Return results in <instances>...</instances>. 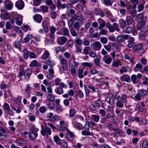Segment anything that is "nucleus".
Returning a JSON list of instances; mask_svg holds the SVG:
<instances>
[{"instance_id":"obj_47","label":"nucleus","mask_w":148,"mask_h":148,"mask_svg":"<svg viewBox=\"0 0 148 148\" xmlns=\"http://www.w3.org/2000/svg\"><path fill=\"white\" fill-rule=\"evenodd\" d=\"M91 116L92 119L93 120L95 121L96 122H98L99 121L100 118L99 116L92 114Z\"/></svg>"},{"instance_id":"obj_10","label":"nucleus","mask_w":148,"mask_h":148,"mask_svg":"<svg viewBox=\"0 0 148 148\" xmlns=\"http://www.w3.org/2000/svg\"><path fill=\"white\" fill-rule=\"evenodd\" d=\"M146 21H138L136 25V27L138 30H140L141 29L143 30V28H144L145 26Z\"/></svg>"},{"instance_id":"obj_21","label":"nucleus","mask_w":148,"mask_h":148,"mask_svg":"<svg viewBox=\"0 0 148 148\" xmlns=\"http://www.w3.org/2000/svg\"><path fill=\"white\" fill-rule=\"evenodd\" d=\"M131 79L133 84H136L140 82V81L137 78L136 75L134 74L131 76Z\"/></svg>"},{"instance_id":"obj_35","label":"nucleus","mask_w":148,"mask_h":148,"mask_svg":"<svg viewBox=\"0 0 148 148\" xmlns=\"http://www.w3.org/2000/svg\"><path fill=\"white\" fill-rule=\"evenodd\" d=\"M75 44L78 46H80L82 45L83 43L82 40L78 37H77L75 38Z\"/></svg>"},{"instance_id":"obj_59","label":"nucleus","mask_w":148,"mask_h":148,"mask_svg":"<svg viewBox=\"0 0 148 148\" xmlns=\"http://www.w3.org/2000/svg\"><path fill=\"white\" fill-rule=\"evenodd\" d=\"M83 66L85 67H92V63L85 62L83 63Z\"/></svg>"},{"instance_id":"obj_11","label":"nucleus","mask_w":148,"mask_h":148,"mask_svg":"<svg viewBox=\"0 0 148 148\" xmlns=\"http://www.w3.org/2000/svg\"><path fill=\"white\" fill-rule=\"evenodd\" d=\"M15 6L19 10H21L24 6V3L22 0H19L16 1L15 3Z\"/></svg>"},{"instance_id":"obj_43","label":"nucleus","mask_w":148,"mask_h":148,"mask_svg":"<svg viewBox=\"0 0 148 148\" xmlns=\"http://www.w3.org/2000/svg\"><path fill=\"white\" fill-rule=\"evenodd\" d=\"M77 95L80 98H83L84 97V94L82 91L79 90L75 92Z\"/></svg>"},{"instance_id":"obj_36","label":"nucleus","mask_w":148,"mask_h":148,"mask_svg":"<svg viewBox=\"0 0 148 148\" xmlns=\"http://www.w3.org/2000/svg\"><path fill=\"white\" fill-rule=\"evenodd\" d=\"M55 92L58 95H61L63 93V90L61 87H59L55 90Z\"/></svg>"},{"instance_id":"obj_25","label":"nucleus","mask_w":148,"mask_h":148,"mask_svg":"<svg viewBox=\"0 0 148 148\" xmlns=\"http://www.w3.org/2000/svg\"><path fill=\"white\" fill-rule=\"evenodd\" d=\"M143 47V44L140 43L134 46L133 47V50L135 51L140 50Z\"/></svg>"},{"instance_id":"obj_56","label":"nucleus","mask_w":148,"mask_h":148,"mask_svg":"<svg viewBox=\"0 0 148 148\" xmlns=\"http://www.w3.org/2000/svg\"><path fill=\"white\" fill-rule=\"evenodd\" d=\"M3 108L4 110L6 111V112L10 109L9 105L7 103H5V104L3 105Z\"/></svg>"},{"instance_id":"obj_54","label":"nucleus","mask_w":148,"mask_h":148,"mask_svg":"<svg viewBox=\"0 0 148 148\" xmlns=\"http://www.w3.org/2000/svg\"><path fill=\"white\" fill-rule=\"evenodd\" d=\"M1 16H3V18L4 19H9L10 18V15L6 12H5L4 14H2L1 15Z\"/></svg>"},{"instance_id":"obj_22","label":"nucleus","mask_w":148,"mask_h":148,"mask_svg":"<svg viewBox=\"0 0 148 148\" xmlns=\"http://www.w3.org/2000/svg\"><path fill=\"white\" fill-rule=\"evenodd\" d=\"M34 20L37 22L40 23L42 20V16L39 14H36L34 16Z\"/></svg>"},{"instance_id":"obj_41","label":"nucleus","mask_w":148,"mask_h":148,"mask_svg":"<svg viewBox=\"0 0 148 148\" xmlns=\"http://www.w3.org/2000/svg\"><path fill=\"white\" fill-rule=\"evenodd\" d=\"M116 95H115L114 97L113 96L109 98L108 101V103L109 104L111 105H113L114 104V102L116 99Z\"/></svg>"},{"instance_id":"obj_34","label":"nucleus","mask_w":148,"mask_h":148,"mask_svg":"<svg viewBox=\"0 0 148 148\" xmlns=\"http://www.w3.org/2000/svg\"><path fill=\"white\" fill-rule=\"evenodd\" d=\"M128 120L129 122L136 121L137 122H139L140 121L139 119L138 116L134 118L132 116H130Z\"/></svg>"},{"instance_id":"obj_29","label":"nucleus","mask_w":148,"mask_h":148,"mask_svg":"<svg viewBox=\"0 0 148 148\" xmlns=\"http://www.w3.org/2000/svg\"><path fill=\"white\" fill-rule=\"evenodd\" d=\"M32 38V35L31 34L27 35L24 38V42H23V43H27Z\"/></svg>"},{"instance_id":"obj_5","label":"nucleus","mask_w":148,"mask_h":148,"mask_svg":"<svg viewBox=\"0 0 148 148\" xmlns=\"http://www.w3.org/2000/svg\"><path fill=\"white\" fill-rule=\"evenodd\" d=\"M108 29L109 31L111 33L114 32L115 30L117 32L119 31L120 30L119 28V25L116 23H113L112 25L108 28Z\"/></svg>"},{"instance_id":"obj_40","label":"nucleus","mask_w":148,"mask_h":148,"mask_svg":"<svg viewBox=\"0 0 148 148\" xmlns=\"http://www.w3.org/2000/svg\"><path fill=\"white\" fill-rule=\"evenodd\" d=\"M56 110L57 113H59L63 110L62 106L59 104H57L56 107Z\"/></svg>"},{"instance_id":"obj_50","label":"nucleus","mask_w":148,"mask_h":148,"mask_svg":"<svg viewBox=\"0 0 148 148\" xmlns=\"http://www.w3.org/2000/svg\"><path fill=\"white\" fill-rule=\"evenodd\" d=\"M103 2L106 6L112 5V2L110 0H103Z\"/></svg>"},{"instance_id":"obj_57","label":"nucleus","mask_w":148,"mask_h":148,"mask_svg":"<svg viewBox=\"0 0 148 148\" xmlns=\"http://www.w3.org/2000/svg\"><path fill=\"white\" fill-rule=\"evenodd\" d=\"M63 34L62 35L65 36H69V31L68 29L65 28L63 30Z\"/></svg>"},{"instance_id":"obj_23","label":"nucleus","mask_w":148,"mask_h":148,"mask_svg":"<svg viewBox=\"0 0 148 148\" xmlns=\"http://www.w3.org/2000/svg\"><path fill=\"white\" fill-rule=\"evenodd\" d=\"M50 54L49 51L45 50L43 54L41 56L42 60H45L47 59L49 56Z\"/></svg>"},{"instance_id":"obj_49","label":"nucleus","mask_w":148,"mask_h":148,"mask_svg":"<svg viewBox=\"0 0 148 148\" xmlns=\"http://www.w3.org/2000/svg\"><path fill=\"white\" fill-rule=\"evenodd\" d=\"M143 66L140 63H138L136 64L135 67L134 68V69L135 71H138L137 69H140L142 71V69Z\"/></svg>"},{"instance_id":"obj_2","label":"nucleus","mask_w":148,"mask_h":148,"mask_svg":"<svg viewBox=\"0 0 148 148\" xmlns=\"http://www.w3.org/2000/svg\"><path fill=\"white\" fill-rule=\"evenodd\" d=\"M127 101V98L125 94H122L121 97L118 101H117L116 106V107L119 108H123L124 105H126Z\"/></svg>"},{"instance_id":"obj_17","label":"nucleus","mask_w":148,"mask_h":148,"mask_svg":"<svg viewBox=\"0 0 148 148\" xmlns=\"http://www.w3.org/2000/svg\"><path fill=\"white\" fill-rule=\"evenodd\" d=\"M32 73V69H27L25 71L24 75L25 78H29Z\"/></svg>"},{"instance_id":"obj_8","label":"nucleus","mask_w":148,"mask_h":148,"mask_svg":"<svg viewBox=\"0 0 148 148\" xmlns=\"http://www.w3.org/2000/svg\"><path fill=\"white\" fill-rule=\"evenodd\" d=\"M125 33L127 34L132 33V35L134 36L137 34V31L136 29H134L133 27H126L125 30Z\"/></svg>"},{"instance_id":"obj_45","label":"nucleus","mask_w":148,"mask_h":148,"mask_svg":"<svg viewBox=\"0 0 148 148\" xmlns=\"http://www.w3.org/2000/svg\"><path fill=\"white\" fill-rule=\"evenodd\" d=\"M70 32L73 36L76 37L78 36V34L75 31V29L73 28L70 29Z\"/></svg>"},{"instance_id":"obj_33","label":"nucleus","mask_w":148,"mask_h":148,"mask_svg":"<svg viewBox=\"0 0 148 148\" xmlns=\"http://www.w3.org/2000/svg\"><path fill=\"white\" fill-rule=\"evenodd\" d=\"M73 45V40L71 39L67 41V43L65 45V46L67 45V49H71L72 48Z\"/></svg>"},{"instance_id":"obj_53","label":"nucleus","mask_w":148,"mask_h":148,"mask_svg":"<svg viewBox=\"0 0 148 148\" xmlns=\"http://www.w3.org/2000/svg\"><path fill=\"white\" fill-rule=\"evenodd\" d=\"M47 107L49 109L52 110L54 108L55 104L53 102H48Z\"/></svg>"},{"instance_id":"obj_13","label":"nucleus","mask_w":148,"mask_h":148,"mask_svg":"<svg viewBox=\"0 0 148 148\" xmlns=\"http://www.w3.org/2000/svg\"><path fill=\"white\" fill-rule=\"evenodd\" d=\"M120 79L122 81H125L127 82H130L131 81L130 76L125 74L121 77Z\"/></svg>"},{"instance_id":"obj_15","label":"nucleus","mask_w":148,"mask_h":148,"mask_svg":"<svg viewBox=\"0 0 148 148\" xmlns=\"http://www.w3.org/2000/svg\"><path fill=\"white\" fill-rule=\"evenodd\" d=\"M40 63L36 60H32L29 64V66L32 68L37 67L39 66Z\"/></svg>"},{"instance_id":"obj_32","label":"nucleus","mask_w":148,"mask_h":148,"mask_svg":"<svg viewBox=\"0 0 148 148\" xmlns=\"http://www.w3.org/2000/svg\"><path fill=\"white\" fill-rule=\"evenodd\" d=\"M17 143H18L20 145L26 144L27 141L26 140L23 138L18 139L17 140Z\"/></svg>"},{"instance_id":"obj_26","label":"nucleus","mask_w":148,"mask_h":148,"mask_svg":"<svg viewBox=\"0 0 148 148\" xmlns=\"http://www.w3.org/2000/svg\"><path fill=\"white\" fill-rule=\"evenodd\" d=\"M140 145H141L142 147L144 148H147L148 146V142L147 140H143L140 142Z\"/></svg>"},{"instance_id":"obj_20","label":"nucleus","mask_w":148,"mask_h":148,"mask_svg":"<svg viewBox=\"0 0 148 148\" xmlns=\"http://www.w3.org/2000/svg\"><path fill=\"white\" fill-rule=\"evenodd\" d=\"M42 26L43 27L44 30L46 32L48 31L49 28L47 24V22L46 20H44L42 23Z\"/></svg>"},{"instance_id":"obj_28","label":"nucleus","mask_w":148,"mask_h":148,"mask_svg":"<svg viewBox=\"0 0 148 148\" xmlns=\"http://www.w3.org/2000/svg\"><path fill=\"white\" fill-rule=\"evenodd\" d=\"M29 51H28L26 49H23V57L25 59L27 60L28 58L29 55Z\"/></svg>"},{"instance_id":"obj_9","label":"nucleus","mask_w":148,"mask_h":148,"mask_svg":"<svg viewBox=\"0 0 148 148\" xmlns=\"http://www.w3.org/2000/svg\"><path fill=\"white\" fill-rule=\"evenodd\" d=\"M45 132L48 135H50L51 133V129L48 127L47 126H46L45 127L44 130H41L40 132L41 135L44 136L45 135Z\"/></svg>"},{"instance_id":"obj_39","label":"nucleus","mask_w":148,"mask_h":148,"mask_svg":"<svg viewBox=\"0 0 148 148\" xmlns=\"http://www.w3.org/2000/svg\"><path fill=\"white\" fill-rule=\"evenodd\" d=\"M138 94L140 95L141 96H143L147 95L148 92L147 90L142 89L139 90L138 92Z\"/></svg>"},{"instance_id":"obj_37","label":"nucleus","mask_w":148,"mask_h":148,"mask_svg":"<svg viewBox=\"0 0 148 148\" xmlns=\"http://www.w3.org/2000/svg\"><path fill=\"white\" fill-rule=\"evenodd\" d=\"M119 24L121 28L122 29L124 28L125 26H126L125 21L123 19H121L119 21Z\"/></svg>"},{"instance_id":"obj_52","label":"nucleus","mask_w":148,"mask_h":148,"mask_svg":"<svg viewBox=\"0 0 148 148\" xmlns=\"http://www.w3.org/2000/svg\"><path fill=\"white\" fill-rule=\"evenodd\" d=\"M29 58H30L36 59L37 58V56L34 52L29 51Z\"/></svg>"},{"instance_id":"obj_30","label":"nucleus","mask_w":148,"mask_h":148,"mask_svg":"<svg viewBox=\"0 0 148 148\" xmlns=\"http://www.w3.org/2000/svg\"><path fill=\"white\" fill-rule=\"evenodd\" d=\"M45 63L47 65L50 66V67H53L55 64V63L53 61L49 59L45 60Z\"/></svg>"},{"instance_id":"obj_14","label":"nucleus","mask_w":148,"mask_h":148,"mask_svg":"<svg viewBox=\"0 0 148 148\" xmlns=\"http://www.w3.org/2000/svg\"><path fill=\"white\" fill-rule=\"evenodd\" d=\"M56 28L53 26H51L49 28V30L50 32V34L49 36V37L53 39L54 36V33L56 31Z\"/></svg>"},{"instance_id":"obj_24","label":"nucleus","mask_w":148,"mask_h":148,"mask_svg":"<svg viewBox=\"0 0 148 148\" xmlns=\"http://www.w3.org/2000/svg\"><path fill=\"white\" fill-rule=\"evenodd\" d=\"M53 140L56 144L59 145H62L61 141L58 135H56L53 137Z\"/></svg>"},{"instance_id":"obj_27","label":"nucleus","mask_w":148,"mask_h":148,"mask_svg":"<svg viewBox=\"0 0 148 148\" xmlns=\"http://www.w3.org/2000/svg\"><path fill=\"white\" fill-rule=\"evenodd\" d=\"M22 16L21 15H18V17L16 18V24L20 26L22 24Z\"/></svg>"},{"instance_id":"obj_31","label":"nucleus","mask_w":148,"mask_h":148,"mask_svg":"<svg viewBox=\"0 0 148 148\" xmlns=\"http://www.w3.org/2000/svg\"><path fill=\"white\" fill-rule=\"evenodd\" d=\"M137 17L139 20V21H146V17H145V20H144L143 15L142 13H140L138 14L137 16Z\"/></svg>"},{"instance_id":"obj_19","label":"nucleus","mask_w":148,"mask_h":148,"mask_svg":"<svg viewBox=\"0 0 148 148\" xmlns=\"http://www.w3.org/2000/svg\"><path fill=\"white\" fill-rule=\"evenodd\" d=\"M59 59L60 60V63L61 64L65 66H67L68 62L66 59L62 58L61 56H60Z\"/></svg>"},{"instance_id":"obj_51","label":"nucleus","mask_w":148,"mask_h":148,"mask_svg":"<svg viewBox=\"0 0 148 148\" xmlns=\"http://www.w3.org/2000/svg\"><path fill=\"white\" fill-rule=\"evenodd\" d=\"M21 42L19 41V42H16L15 41L14 42V45L15 46V47L16 48H17L20 51H21V49L20 48L21 47V44H20V43Z\"/></svg>"},{"instance_id":"obj_48","label":"nucleus","mask_w":148,"mask_h":148,"mask_svg":"<svg viewBox=\"0 0 148 148\" xmlns=\"http://www.w3.org/2000/svg\"><path fill=\"white\" fill-rule=\"evenodd\" d=\"M83 72V70L81 69H79L78 70V76L80 78H82L83 77L84 75L82 74Z\"/></svg>"},{"instance_id":"obj_42","label":"nucleus","mask_w":148,"mask_h":148,"mask_svg":"<svg viewBox=\"0 0 148 148\" xmlns=\"http://www.w3.org/2000/svg\"><path fill=\"white\" fill-rule=\"evenodd\" d=\"M76 112V111L74 109L70 108L69 109V115L71 117H73L74 116Z\"/></svg>"},{"instance_id":"obj_61","label":"nucleus","mask_w":148,"mask_h":148,"mask_svg":"<svg viewBox=\"0 0 148 148\" xmlns=\"http://www.w3.org/2000/svg\"><path fill=\"white\" fill-rule=\"evenodd\" d=\"M6 28L7 29H10L13 28V26H12L9 21H7L5 24Z\"/></svg>"},{"instance_id":"obj_44","label":"nucleus","mask_w":148,"mask_h":148,"mask_svg":"<svg viewBox=\"0 0 148 148\" xmlns=\"http://www.w3.org/2000/svg\"><path fill=\"white\" fill-rule=\"evenodd\" d=\"M66 135L67 138H68V140H69V138H71L72 139L70 140L71 141L72 139L74 138V134H73L71 132H68L66 134Z\"/></svg>"},{"instance_id":"obj_7","label":"nucleus","mask_w":148,"mask_h":148,"mask_svg":"<svg viewBox=\"0 0 148 148\" xmlns=\"http://www.w3.org/2000/svg\"><path fill=\"white\" fill-rule=\"evenodd\" d=\"M67 38L65 36H62L58 38L57 39L58 44L60 45H64L66 42Z\"/></svg>"},{"instance_id":"obj_4","label":"nucleus","mask_w":148,"mask_h":148,"mask_svg":"<svg viewBox=\"0 0 148 148\" xmlns=\"http://www.w3.org/2000/svg\"><path fill=\"white\" fill-rule=\"evenodd\" d=\"M58 117V115L56 114L53 115V114L51 112L47 114V120L51 122L55 121Z\"/></svg>"},{"instance_id":"obj_1","label":"nucleus","mask_w":148,"mask_h":148,"mask_svg":"<svg viewBox=\"0 0 148 148\" xmlns=\"http://www.w3.org/2000/svg\"><path fill=\"white\" fill-rule=\"evenodd\" d=\"M38 129L34 125H33L30 129V132H29V138L30 140H33L35 139L36 137L38 136L37 132Z\"/></svg>"},{"instance_id":"obj_38","label":"nucleus","mask_w":148,"mask_h":148,"mask_svg":"<svg viewBox=\"0 0 148 148\" xmlns=\"http://www.w3.org/2000/svg\"><path fill=\"white\" fill-rule=\"evenodd\" d=\"M97 50H99L101 47V44L99 42H95L93 44Z\"/></svg>"},{"instance_id":"obj_63","label":"nucleus","mask_w":148,"mask_h":148,"mask_svg":"<svg viewBox=\"0 0 148 148\" xmlns=\"http://www.w3.org/2000/svg\"><path fill=\"white\" fill-rule=\"evenodd\" d=\"M50 14L51 18L53 19H55L57 15V13L56 11L51 12Z\"/></svg>"},{"instance_id":"obj_60","label":"nucleus","mask_w":148,"mask_h":148,"mask_svg":"<svg viewBox=\"0 0 148 148\" xmlns=\"http://www.w3.org/2000/svg\"><path fill=\"white\" fill-rule=\"evenodd\" d=\"M90 74L92 75L97 74L99 73V71L93 69H91L89 71Z\"/></svg>"},{"instance_id":"obj_16","label":"nucleus","mask_w":148,"mask_h":148,"mask_svg":"<svg viewBox=\"0 0 148 148\" xmlns=\"http://www.w3.org/2000/svg\"><path fill=\"white\" fill-rule=\"evenodd\" d=\"M103 60L106 64H110L112 62V58L109 56H104L103 58Z\"/></svg>"},{"instance_id":"obj_64","label":"nucleus","mask_w":148,"mask_h":148,"mask_svg":"<svg viewBox=\"0 0 148 148\" xmlns=\"http://www.w3.org/2000/svg\"><path fill=\"white\" fill-rule=\"evenodd\" d=\"M42 0H33L34 4L35 6H38L41 3Z\"/></svg>"},{"instance_id":"obj_46","label":"nucleus","mask_w":148,"mask_h":148,"mask_svg":"<svg viewBox=\"0 0 148 148\" xmlns=\"http://www.w3.org/2000/svg\"><path fill=\"white\" fill-rule=\"evenodd\" d=\"M126 26H130L133 23V19L131 18H127L125 21Z\"/></svg>"},{"instance_id":"obj_55","label":"nucleus","mask_w":148,"mask_h":148,"mask_svg":"<svg viewBox=\"0 0 148 148\" xmlns=\"http://www.w3.org/2000/svg\"><path fill=\"white\" fill-rule=\"evenodd\" d=\"M47 99L48 100L52 102L55 99V96L52 94H48L47 97Z\"/></svg>"},{"instance_id":"obj_3","label":"nucleus","mask_w":148,"mask_h":148,"mask_svg":"<svg viewBox=\"0 0 148 148\" xmlns=\"http://www.w3.org/2000/svg\"><path fill=\"white\" fill-rule=\"evenodd\" d=\"M75 56L72 55L69 61V66L72 67H77L79 65V63L76 62L75 60Z\"/></svg>"},{"instance_id":"obj_58","label":"nucleus","mask_w":148,"mask_h":148,"mask_svg":"<svg viewBox=\"0 0 148 148\" xmlns=\"http://www.w3.org/2000/svg\"><path fill=\"white\" fill-rule=\"evenodd\" d=\"M100 41L103 44H106L108 41V39L106 37H101L100 38Z\"/></svg>"},{"instance_id":"obj_18","label":"nucleus","mask_w":148,"mask_h":148,"mask_svg":"<svg viewBox=\"0 0 148 148\" xmlns=\"http://www.w3.org/2000/svg\"><path fill=\"white\" fill-rule=\"evenodd\" d=\"M72 124L75 128H77L78 129H81L82 127V126L81 123L76 121H72Z\"/></svg>"},{"instance_id":"obj_12","label":"nucleus","mask_w":148,"mask_h":148,"mask_svg":"<svg viewBox=\"0 0 148 148\" xmlns=\"http://www.w3.org/2000/svg\"><path fill=\"white\" fill-rule=\"evenodd\" d=\"M13 3L10 0H6L5 2V5L6 8L9 10L11 9L13 7Z\"/></svg>"},{"instance_id":"obj_62","label":"nucleus","mask_w":148,"mask_h":148,"mask_svg":"<svg viewBox=\"0 0 148 148\" xmlns=\"http://www.w3.org/2000/svg\"><path fill=\"white\" fill-rule=\"evenodd\" d=\"M91 20H88L86 22L85 25V28L86 29H87L91 25Z\"/></svg>"},{"instance_id":"obj_6","label":"nucleus","mask_w":148,"mask_h":148,"mask_svg":"<svg viewBox=\"0 0 148 148\" xmlns=\"http://www.w3.org/2000/svg\"><path fill=\"white\" fill-rule=\"evenodd\" d=\"M148 31V26H146L143 28V30H142L140 32L139 34L141 35L140 37V40H146V36L144 35V34H145Z\"/></svg>"}]
</instances>
